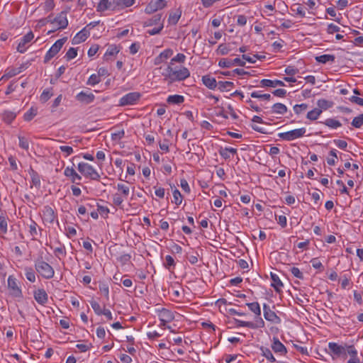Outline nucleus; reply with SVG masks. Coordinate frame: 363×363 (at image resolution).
<instances>
[{
    "label": "nucleus",
    "instance_id": "f257e3e1",
    "mask_svg": "<svg viewBox=\"0 0 363 363\" xmlns=\"http://www.w3.org/2000/svg\"><path fill=\"white\" fill-rule=\"evenodd\" d=\"M165 80H168L170 83L177 81H183L190 76L189 70L184 67H172L169 65L162 73Z\"/></svg>",
    "mask_w": 363,
    "mask_h": 363
},
{
    "label": "nucleus",
    "instance_id": "f03ea898",
    "mask_svg": "<svg viewBox=\"0 0 363 363\" xmlns=\"http://www.w3.org/2000/svg\"><path fill=\"white\" fill-rule=\"evenodd\" d=\"M35 269L44 279H50L55 275L53 267L43 259L42 257H38L34 261Z\"/></svg>",
    "mask_w": 363,
    "mask_h": 363
},
{
    "label": "nucleus",
    "instance_id": "7ed1b4c3",
    "mask_svg": "<svg viewBox=\"0 0 363 363\" xmlns=\"http://www.w3.org/2000/svg\"><path fill=\"white\" fill-rule=\"evenodd\" d=\"M78 170L86 178L93 180H99L100 179L99 174L90 164L85 162H80L78 164Z\"/></svg>",
    "mask_w": 363,
    "mask_h": 363
},
{
    "label": "nucleus",
    "instance_id": "20e7f679",
    "mask_svg": "<svg viewBox=\"0 0 363 363\" xmlns=\"http://www.w3.org/2000/svg\"><path fill=\"white\" fill-rule=\"evenodd\" d=\"M306 132V129L305 128H301L284 133H279L278 136L284 140L291 141L303 137Z\"/></svg>",
    "mask_w": 363,
    "mask_h": 363
},
{
    "label": "nucleus",
    "instance_id": "39448f33",
    "mask_svg": "<svg viewBox=\"0 0 363 363\" xmlns=\"http://www.w3.org/2000/svg\"><path fill=\"white\" fill-rule=\"evenodd\" d=\"M67 38L65 37L61 39L57 40L49 49V50L45 54L44 57V62H48L53 57H55L59 51L62 48L65 43L67 41Z\"/></svg>",
    "mask_w": 363,
    "mask_h": 363
},
{
    "label": "nucleus",
    "instance_id": "423d86ee",
    "mask_svg": "<svg viewBox=\"0 0 363 363\" xmlns=\"http://www.w3.org/2000/svg\"><path fill=\"white\" fill-rule=\"evenodd\" d=\"M48 21L55 25L57 29H64L68 26V20L67 18V13L65 11L60 12L53 19L50 16L48 17Z\"/></svg>",
    "mask_w": 363,
    "mask_h": 363
},
{
    "label": "nucleus",
    "instance_id": "0eeeda50",
    "mask_svg": "<svg viewBox=\"0 0 363 363\" xmlns=\"http://www.w3.org/2000/svg\"><path fill=\"white\" fill-rule=\"evenodd\" d=\"M141 95L139 92H130L119 100V105L122 106L135 104L140 99Z\"/></svg>",
    "mask_w": 363,
    "mask_h": 363
},
{
    "label": "nucleus",
    "instance_id": "6e6552de",
    "mask_svg": "<svg viewBox=\"0 0 363 363\" xmlns=\"http://www.w3.org/2000/svg\"><path fill=\"white\" fill-rule=\"evenodd\" d=\"M234 321L237 327H247L252 329L262 328L264 327V321L263 319L258 318L255 322L243 321L235 318Z\"/></svg>",
    "mask_w": 363,
    "mask_h": 363
},
{
    "label": "nucleus",
    "instance_id": "1a4fd4ad",
    "mask_svg": "<svg viewBox=\"0 0 363 363\" xmlns=\"http://www.w3.org/2000/svg\"><path fill=\"white\" fill-rule=\"evenodd\" d=\"M167 1L165 0L151 1L145 7L146 13L151 14L166 7Z\"/></svg>",
    "mask_w": 363,
    "mask_h": 363
},
{
    "label": "nucleus",
    "instance_id": "9d476101",
    "mask_svg": "<svg viewBox=\"0 0 363 363\" xmlns=\"http://www.w3.org/2000/svg\"><path fill=\"white\" fill-rule=\"evenodd\" d=\"M8 287L10 294L14 297H21L22 291L18 287L17 280L13 276H9L8 278Z\"/></svg>",
    "mask_w": 363,
    "mask_h": 363
},
{
    "label": "nucleus",
    "instance_id": "9b49d317",
    "mask_svg": "<svg viewBox=\"0 0 363 363\" xmlns=\"http://www.w3.org/2000/svg\"><path fill=\"white\" fill-rule=\"evenodd\" d=\"M245 65V62L240 60L239 57H236L233 60L228 58H222L218 62V65L223 68H228L233 65H238L243 67Z\"/></svg>",
    "mask_w": 363,
    "mask_h": 363
},
{
    "label": "nucleus",
    "instance_id": "f8f14e48",
    "mask_svg": "<svg viewBox=\"0 0 363 363\" xmlns=\"http://www.w3.org/2000/svg\"><path fill=\"white\" fill-rule=\"evenodd\" d=\"M328 348L330 350V354L333 356V358L339 357L342 355H346V350L345 348L338 345L335 342H329Z\"/></svg>",
    "mask_w": 363,
    "mask_h": 363
},
{
    "label": "nucleus",
    "instance_id": "ddd939ff",
    "mask_svg": "<svg viewBox=\"0 0 363 363\" xmlns=\"http://www.w3.org/2000/svg\"><path fill=\"white\" fill-rule=\"evenodd\" d=\"M42 218L44 223H52L56 218L54 210L49 206H44L42 211Z\"/></svg>",
    "mask_w": 363,
    "mask_h": 363
},
{
    "label": "nucleus",
    "instance_id": "4468645a",
    "mask_svg": "<svg viewBox=\"0 0 363 363\" xmlns=\"http://www.w3.org/2000/svg\"><path fill=\"white\" fill-rule=\"evenodd\" d=\"M264 317V318L272 323H278L280 322V318L276 314V313L272 311L269 306L264 303L263 305Z\"/></svg>",
    "mask_w": 363,
    "mask_h": 363
},
{
    "label": "nucleus",
    "instance_id": "2eb2a0df",
    "mask_svg": "<svg viewBox=\"0 0 363 363\" xmlns=\"http://www.w3.org/2000/svg\"><path fill=\"white\" fill-rule=\"evenodd\" d=\"M33 38H34V35H33V32H31V31H30L26 35H25L21 39V41L19 42V43L18 45V47H17L18 52H19L21 53L25 52L27 49L26 45L28 43H29L33 39Z\"/></svg>",
    "mask_w": 363,
    "mask_h": 363
},
{
    "label": "nucleus",
    "instance_id": "dca6fc26",
    "mask_svg": "<svg viewBox=\"0 0 363 363\" xmlns=\"http://www.w3.org/2000/svg\"><path fill=\"white\" fill-rule=\"evenodd\" d=\"M271 347L275 353L280 355H286L287 353L286 347L277 337H273Z\"/></svg>",
    "mask_w": 363,
    "mask_h": 363
},
{
    "label": "nucleus",
    "instance_id": "f3484780",
    "mask_svg": "<svg viewBox=\"0 0 363 363\" xmlns=\"http://www.w3.org/2000/svg\"><path fill=\"white\" fill-rule=\"evenodd\" d=\"M65 176L69 177L72 183L79 184L82 177L78 174L73 167H67L64 171Z\"/></svg>",
    "mask_w": 363,
    "mask_h": 363
},
{
    "label": "nucleus",
    "instance_id": "a211bd4d",
    "mask_svg": "<svg viewBox=\"0 0 363 363\" xmlns=\"http://www.w3.org/2000/svg\"><path fill=\"white\" fill-rule=\"evenodd\" d=\"M34 298L40 305H45L48 301V296L43 289H38L34 291Z\"/></svg>",
    "mask_w": 363,
    "mask_h": 363
},
{
    "label": "nucleus",
    "instance_id": "6ab92c4d",
    "mask_svg": "<svg viewBox=\"0 0 363 363\" xmlns=\"http://www.w3.org/2000/svg\"><path fill=\"white\" fill-rule=\"evenodd\" d=\"M95 99L94 95L92 93H86L81 91L76 96V99L83 104H89L94 101Z\"/></svg>",
    "mask_w": 363,
    "mask_h": 363
},
{
    "label": "nucleus",
    "instance_id": "aec40b11",
    "mask_svg": "<svg viewBox=\"0 0 363 363\" xmlns=\"http://www.w3.org/2000/svg\"><path fill=\"white\" fill-rule=\"evenodd\" d=\"M159 317L160 322H171L174 318L173 313L166 308L160 311Z\"/></svg>",
    "mask_w": 363,
    "mask_h": 363
},
{
    "label": "nucleus",
    "instance_id": "412c9836",
    "mask_svg": "<svg viewBox=\"0 0 363 363\" xmlns=\"http://www.w3.org/2000/svg\"><path fill=\"white\" fill-rule=\"evenodd\" d=\"M89 36V33L84 28L77 33L73 38L72 43L73 45H77L84 42Z\"/></svg>",
    "mask_w": 363,
    "mask_h": 363
},
{
    "label": "nucleus",
    "instance_id": "4be33fe9",
    "mask_svg": "<svg viewBox=\"0 0 363 363\" xmlns=\"http://www.w3.org/2000/svg\"><path fill=\"white\" fill-rule=\"evenodd\" d=\"M270 275H271V279H272V281L271 284V286L274 289V290L277 292L280 293L281 291V289L284 286L283 283L280 280L279 276L277 275L276 274L271 272Z\"/></svg>",
    "mask_w": 363,
    "mask_h": 363
},
{
    "label": "nucleus",
    "instance_id": "5701e85b",
    "mask_svg": "<svg viewBox=\"0 0 363 363\" xmlns=\"http://www.w3.org/2000/svg\"><path fill=\"white\" fill-rule=\"evenodd\" d=\"M261 86H267V87H275L277 86H285L284 83L281 80H271L264 79L260 81Z\"/></svg>",
    "mask_w": 363,
    "mask_h": 363
},
{
    "label": "nucleus",
    "instance_id": "b1692460",
    "mask_svg": "<svg viewBox=\"0 0 363 363\" xmlns=\"http://www.w3.org/2000/svg\"><path fill=\"white\" fill-rule=\"evenodd\" d=\"M135 1V0H113V4L114 6L113 9H116V7L118 9L130 7L134 4Z\"/></svg>",
    "mask_w": 363,
    "mask_h": 363
},
{
    "label": "nucleus",
    "instance_id": "393cba45",
    "mask_svg": "<svg viewBox=\"0 0 363 363\" xmlns=\"http://www.w3.org/2000/svg\"><path fill=\"white\" fill-rule=\"evenodd\" d=\"M246 305L249 309L255 313V320H257L258 318L262 319L261 318V308L259 304L257 302L247 303Z\"/></svg>",
    "mask_w": 363,
    "mask_h": 363
},
{
    "label": "nucleus",
    "instance_id": "a878e982",
    "mask_svg": "<svg viewBox=\"0 0 363 363\" xmlns=\"http://www.w3.org/2000/svg\"><path fill=\"white\" fill-rule=\"evenodd\" d=\"M202 82L206 86L211 89H214L218 86L216 79L208 75L203 76L202 77Z\"/></svg>",
    "mask_w": 363,
    "mask_h": 363
},
{
    "label": "nucleus",
    "instance_id": "bb28decb",
    "mask_svg": "<svg viewBox=\"0 0 363 363\" xmlns=\"http://www.w3.org/2000/svg\"><path fill=\"white\" fill-rule=\"evenodd\" d=\"M335 57L333 55L325 54L315 57V60L322 64H325L328 62H334Z\"/></svg>",
    "mask_w": 363,
    "mask_h": 363
},
{
    "label": "nucleus",
    "instance_id": "cd10ccee",
    "mask_svg": "<svg viewBox=\"0 0 363 363\" xmlns=\"http://www.w3.org/2000/svg\"><path fill=\"white\" fill-rule=\"evenodd\" d=\"M272 112L283 115L287 112V107L281 103L274 104L272 107Z\"/></svg>",
    "mask_w": 363,
    "mask_h": 363
},
{
    "label": "nucleus",
    "instance_id": "c85d7f7f",
    "mask_svg": "<svg viewBox=\"0 0 363 363\" xmlns=\"http://www.w3.org/2000/svg\"><path fill=\"white\" fill-rule=\"evenodd\" d=\"M113 2L111 3L109 0H101L97 5L96 10L97 11H104L109 9H113Z\"/></svg>",
    "mask_w": 363,
    "mask_h": 363
},
{
    "label": "nucleus",
    "instance_id": "c756f323",
    "mask_svg": "<svg viewBox=\"0 0 363 363\" xmlns=\"http://www.w3.org/2000/svg\"><path fill=\"white\" fill-rule=\"evenodd\" d=\"M116 189L118 190V193L123 196V198L127 199L130 194V188L128 185L118 183L116 186Z\"/></svg>",
    "mask_w": 363,
    "mask_h": 363
},
{
    "label": "nucleus",
    "instance_id": "7c9ffc66",
    "mask_svg": "<svg viewBox=\"0 0 363 363\" xmlns=\"http://www.w3.org/2000/svg\"><path fill=\"white\" fill-rule=\"evenodd\" d=\"M184 98L182 95H170L167 99V102L171 104H181L184 102Z\"/></svg>",
    "mask_w": 363,
    "mask_h": 363
},
{
    "label": "nucleus",
    "instance_id": "2f4dec72",
    "mask_svg": "<svg viewBox=\"0 0 363 363\" xmlns=\"http://www.w3.org/2000/svg\"><path fill=\"white\" fill-rule=\"evenodd\" d=\"M182 16V11L179 9L169 14L168 21L169 24L176 25Z\"/></svg>",
    "mask_w": 363,
    "mask_h": 363
},
{
    "label": "nucleus",
    "instance_id": "473e14b6",
    "mask_svg": "<svg viewBox=\"0 0 363 363\" xmlns=\"http://www.w3.org/2000/svg\"><path fill=\"white\" fill-rule=\"evenodd\" d=\"M322 113V110L318 108H315L314 109L310 111L307 113V118L311 121H315L318 118L320 115Z\"/></svg>",
    "mask_w": 363,
    "mask_h": 363
},
{
    "label": "nucleus",
    "instance_id": "72a5a7b5",
    "mask_svg": "<svg viewBox=\"0 0 363 363\" xmlns=\"http://www.w3.org/2000/svg\"><path fill=\"white\" fill-rule=\"evenodd\" d=\"M233 82L228 81H220L218 83V88L220 91H229L230 88L233 87Z\"/></svg>",
    "mask_w": 363,
    "mask_h": 363
},
{
    "label": "nucleus",
    "instance_id": "f704fd0d",
    "mask_svg": "<svg viewBox=\"0 0 363 363\" xmlns=\"http://www.w3.org/2000/svg\"><path fill=\"white\" fill-rule=\"evenodd\" d=\"M119 52V50L118 49V48L116 47V45H110L106 53L104 54V58L106 60H108V57L110 56H114L116 55L117 53H118Z\"/></svg>",
    "mask_w": 363,
    "mask_h": 363
},
{
    "label": "nucleus",
    "instance_id": "c9c22d12",
    "mask_svg": "<svg viewBox=\"0 0 363 363\" xmlns=\"http://www.w3.org/2000/svg\"><path fill=\"white\" fill-rule=\"evenodd\" d=\"M260 350L262 352V354L264 357H265L269 361H270L272 362H276L275 357H274L273 354L272 353L271 350L269 348L262 347L260 348Z\"/></svg>",
    "mask_w": 363,
    "mask_h": 363
},
{
    "label": "nucleus",
    "instance_id": "e433bc0d",
    "mask_svg": "<svg viewBox=\"0 0 363 363\" xmlns=\"http://www.w3.org/2000/svg\"><path fill=\"white\" fill-rule=\"evenodd\" d=\"M323 123L332 128H337L342 125L339 121L334 118H328L323 122Z\"/></svg>",
    "mask_w": 363,
    "mask_h": 363
},
{
    "label": "nucleus",
    "instance_id": "4c0bfd02",
    "mask_svg": "<svg viewBox=\"0 0 363 363\" xmlns=\"http://www.w3.org/2000/svg\"><path fill=\"white\" fill-rule=\"evenodd\" d=\"M37 108L31 107L26 113H25L23 118L26 121H30L37 115Z\"/></svg>",
    "mask_w": 363,
    "mask_h": 363
},
{
    "label": "nucleus",
    "instance_id": "58836bf2",
    "mask_svg": "<svg viewBox=\"0 0 363 363\" xmlns=\"http://www.w3.org/2000/svg\"><path fill=\"white\" fill-rule=\"evenodd\" d=\"M52 91V88H50V89H45L43 91V93L40 95V101L43 103L48 101L51 98V96L53 95Z\"/></svg>",
    "mask_w": 363,
    "mask_h": 363
},
{
    "label": "nucleus",
    "instance_id": "ea45409f",
    "mask_svg": "<svg viewBox=\"0 0 363 363\" xmlns=\"http://www.w3.org/2000/svg\"><path fill=\"white\" fill-rule=\"evenodd\" d=\"M54 254L59 259H61L62 257H65L66 256V250L65 246L60 245V247L55 248Z\"/></svg>",
    "mask_w": 363,
    "mask_h": 363
},
{
    "label": "nucleus",
    "instance_id": "a19ab883",
    "mask_svg": "<svg viewBox=\"0 0 363 363\" xmlns=\"http://www.w3.org/2000/svg\"><path fill=\"white\" fill-rule=\"evenodd\" d=\"M250 96L252 98L260 99L267 101H269L271 99V95L269 94H262L260 91H253L250 94Z\"/></svg>",
    "mask_w": 363,
    "mask_h": 363
},
{
    "label": "nucleus",
    "instance_id": "79ce46f5",
    "mask_svg": "<svg viewBox=\"0 0 363 363\" xmlns=\"http://www.w3.org/2000/svg\"><path fill=\"white\" fill-rule=\"evenodd\" d=\"M25 270H26L25 274H26V279L32 283L35 282L36 280V277H35V274L33 269L32 268L27 267V268H26Z\"/></svg>",
    "mask_w": 363,
    "mask_h": 363
},
{
    "label": "nucleus",
    "instance_id": "37998d69",
    "mask_svg": "<svg viewBox=\"0 0 363 363\" xmlns=\"http://www.w3.org/2000/svg\"><path fill=\"white\" fill-rule=\"evenodd\" d=\"M318 108L326 110L332 106V102L325 99H319L317 101Z\"/></svg>",
    "mask_w": 363,
    "mask_h": 363
},
{
    "label": "nucleus",
    "instance_id": "c03bdc74",
    "mask_svg": "<svg viewBox=\"0 0 363 363\" xmlns=\"http://www.w3.org/2000/svg\"><path fill=\"white\" fill-rule=\"evenodd\" d=\"M16 118V114L11 111H5L3 114V120L6 123H11Z\"/></svg>",
    "mask_w": 363,
    "mask_h": 363
},
{
    "label": "nucleus",
    "instance_id": "a18cd8bd",
    "mask_svg": "<svg viewBox=\"0 0 363 363\" xmlns=\"http://www.w3.org/2000/svg\"><path fill=\"white\" fill-rule=\"evenodd\" d=\"M90 304H91V308H93L94 313L96 315H102V311H103L104 308H101V306L99 305V303L98 302L92 300L90 301Z\"/></svg>",
    "mask_w": 363,
    "mask_h": 363
},
{
    "label": "nucleus",
    "instance_id": "49530a36",
    "mask_svg": "<svg viewBox=\"0 0 363 363\" xmlns=\"http://www.w3.org/2000/svg\"><path fill=\"white\" fill-rule=\"evenodd\" d=\"M354 128H359L363 125V113L354 117L351 123Z\"/></svg>",
    "mask_w": 363,
    "mask_h": 363
},
{
    "label": "nucleus",
    "instance_id": "de8ad7c7",
    "mask_svg": "<svg viewBox=\"0 0 363 363\" xmlns=\"http://www.w3.org/2000/svg\"><path fill=\"white\" fill-rule=\"evenodd\" d=\"M99 291L101 294H103L107 300L109 299V288L106 284L100 283Z\"/></svg>",
    "mask_w": 363,
    "mask_h": 363
},
{
    "label": "nucleus",
    "instance_id": "09e8293b",
    "mask_svg": "<svg viewBox=\"0 0 363 363\" xmlns=\"http://www.w3.org/2000/svg\"><path fill=\"white\" fill-rule=\"evenodd\" d=\"M37 227L38 224L34 220H31V223L29 225V233L33 237V240H35L38 235Z\"/></svg>",
    "mask_w": 363,
    "mask_h": 363
},
{
    "label": "nucleus",
    "instance_id": "8fccbe9b",
    "mask_svg": "<svg viewBox=\"0 0 363 363\" xmlns=\"http://www.w3.org/2000/svg\"><path fill=\"white\" fill-rule=\"evenodd\" d=\"M125 199L119 193H116L113 196V203L117 206H121Z\"/></svg>",
    "mask_w": 363,
    "mask_h": 363
},
{
    "label": "nucleus",
    "instance_id": "3c124183",
    "mask_svg": "<svg viewBox=\"0 0 363 363\" xmlns=\"http://www.w3.org/2000/svg\"><path fill=\"white\" fill-rule=\"evenodd\" d=\"M100 82H101V79L99 77V75L93 74L88 79V81H87L86 84H89V85L94 86V85H96V84H99Z\"/></svg>",
    "mask_w": 363,
    "mask_h": 363
},
{
    "label": "nucleus",
    "instance_id": "603ef678",
    "mask_svg": "<svg viewBox=\"0 0 363 363\" xmlns=\"http://www.w3.org/2000/svg\"><path fill=\"white\" fill-rule=\"evenodd\" d=\"M173 197H174V202L175 203L176 205L179 206L182 203V196L178 189H176L173 191Z\"/></svg>",
    "mask_w": 363,
    "mask_h": 363
},
{
    "label": "nucleus",
    "instance_id": "864d4df0",
    "mask_svg": "<svg viewBox=\"0 0 363 363\" xmlns=\"http://www.w3.org/2000/svg\"><path fill=\"white\" fill-rule=\"evenodd\" d=\"M186 56L182 53H178L175 57H174L171 61L170 64L171 65H174V62H179L183 63L185 61Z\"/></svg>",
    "mask_w": 363,
    "mask_h": 363
},
{
    "label": "nucleus",
    "instance_id": "5fc2aeb1",
    "mask_svg": "<svg viewBox=\"0 0 363 363\" xmlns=\"http://www.w3.org/2000/svg\"><path fill=\"white\" fill-rule=\"evenodd\" d=\"M30 175L33 184L35 186H39L40 184V179L38 173L32 170Z\"/></svg>",
    "mask_w": 363,
    "mask_h": 363
},
{
    "label": "nucleus",
    "instance_id": "6e6d98bb",
    "mask_svg": "<svg viewBox=\"0 0 363 363\" xmlns=\"http://www.w3.org/2000/svg\"><path fill=\"white\" fill-rule=\"evenodd\" d=\"M77 55V50L74 48H70L65 55V57L67 60L74 59Z\"/></svg>",
    "mask_w": 363,
    "mask_h": 363
},
{
    "label": "nucleus",
    "instance_id": "4d7b16f0",
    "mask_svg": "<svg viewBox=\"0 0 363 363\" xmlns=\"http://www.w3.org/2000/svg\"><path fill=\"white\" fill-rule=\"evenodd\" d=\"M308 108L306 104H296L294 106V111L296 114H300Z\"/></svg>",
    "mask_w": 363,
    "mask_h": 363
},
{
    "label": "nucleus",
    "instance_id": "13d9d810",
    "mask_svg": "<svg viewBox=\"0 0 363 363\" xmlns=\"http://www.w3.org/2000/svg\"><path fill=\"white\" fill-rule=\"evenodd\" d=\"M18 139H19V146L21 148L28 150L29 148V143H28V140L25 137H23V136H18Z\"/></svg>",
    "mask_w": 363,
    "mask_h": 363
},
{
    "label": "nucleus",
    "instance_id": "bf43d9fd",
    "mask_svg": "<svg viewBox=\"0 0 363 363\" xmlns=\"http://www.w3.org/2000/svg\"><path fill=\"white\" fill-rule=\"evenodd\" d=\"M0 230L3 233L7 232V221L4 216H0Z\"/></svg>",
    "mask_w": 363,
    "mask_h": 363
},
{
    "label": "nucleus",
    "instance_id": "052dcab7",
    "mask_svg": "<svg viewBox=\"0 0 363 363\" xmlns=\"http://www.w3.org/2000/svg\"><path fill=\"white\" fill-rule=\"evenodd\" d=\"M290 271L295 277L300 279H303V274L300 271V269L298 267H293Z\"/></svg>",
    "mask_w": 363,
    "mask_h": 363
},
{
    "label": "nucleus",
    "instance_id": "680f3d73",
    "mask_svg": "<svg viewBox=\"0 0 363 363\" xmlns=\"http://www.w3.org/2000/svg\"><path fill=\"white\" fill-rule=\"evenodd\" d=\"M60 150L65 153V157H67L73 153V148L70 146L62 145L60 147Z\"/></svg>",
    "mask_w": 363,
    "mask_h": 363
},
{
    "label": "nucleus",
    "instance_id": "e2e57ef3",
    "mask_svg": "<svg viewBox=\"0 0 363 363\" xmlns=\"http://www.w3.org/2000/svg\"><path fill=\"white\" fill-rule=\"evenodd\" d=\"M175 265L174 260L173 257L170 255H167L165 257V263L164 266L167 269H170L172 267H174Z\"/></svg>",
    "mask_w": 363,
    "mask_h": 363
},
{
    "label": "nucleus",
    "instance_id": "0e129e2a",
    "mask_svg": "<svg viewBox=\"0 0 363 363\" xmlns=\"http://www.w3.org/2000/svg\"><path fill=\"white\" fill-rule=\"evenodd\" d=\"M311 263L313 268L320 269L321 271L323 269V266L322 263L320 262V261L318 258L312 259L311 260Z\"/></svg>",
    "mask_w": 363,
    "mask_h": 363
},
{
    "label": "nucleus",
    "instance_id": "69168bd1",
    "mask_svg": "<svg viewBox=\"0 0 363 363\" xmlns=\"http://www.w3.org/2000/svg\"><path fill=\"white\" fill-rule=\"evenodd\" d=\"M125 132L123 130L116 131L114 133H111V138L113 140H121L122 138L124 137Z\"/></svg>",
    "mask_w": 363,
    "mask_h": 363
},
{
    "label": "nucleus",
    "instance_id": "338daca9",
    "mask_svg": "<svg viewBox=\"0 0 363 363\" xmlns=\"http://www.w3.org/2000/svg\"><path fill=\"white\" fill-rule=\"evenodd\" d=\"M131 256L129 254H124L118 258V260L123 264H128L130 260Z\"/></svg>",
    "mask_w": 363,
    "mask_h": 363
},
{
    "label": "nucleus",
    "instance_id": "774afa93",
    "mask_svg": "<svg viewBox=\"0 0 363 363\" xmlns=\"http://www.w3.org/2000/svg\"><path fill=\"white\" fill-rule=\"evenodd\" d=\"M172 55L173 50L171 49H166L160 54V55L164 60V61L169 58Z\"/></svg>",
    "mask_w": 363,
    "mask_h": 363
}]
</instances>
